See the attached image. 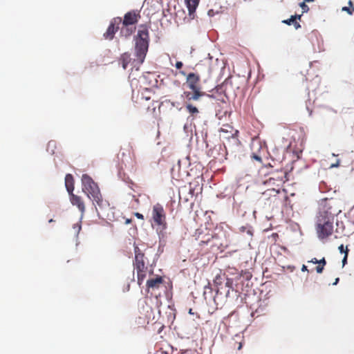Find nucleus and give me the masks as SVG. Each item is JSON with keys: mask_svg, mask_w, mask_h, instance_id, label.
Segmentation results:
<instances>
[{"mask_svg": "<svg viewBox=\"0 0 354 354\" xmlns=\"http://www.w3.org/2000/svg\"><path fill=\"white\" fill-rule=\"evenodd\" d=\"M331 207L326 208V205L319 211L317 219V232L319 239H326L333 232L334 216L336 211H331Z\"/></svg>", "mask_w": 354, "mask_h": 354, "instance_id": "f257e3e1", "label": "nucleus"}, {"mask_svg": "<svg viewBox=\"0 0 354 354\" xmlns=\"http://www.w3.org/2000/svg\"><path fill=\"white\" fill-rule=\"evenodd\" d=\"M82 183L83 192L89 198L92 199L95 205H97L101 210L109 206V202L103 199L98 185L90 176L86 174H83L82 176Z\"/></svg>", "mask_w": 354, "mask_h": 354, "instance_id": "f03ea898", "label": "nucleus"}, {"mask_svg": "<svg viewBox=\"0 0 354 354\" xmlns=\"http://www.w3.org/2000/svg\"><path fill=\"white\" fill-rule=\"evenodd\" d=\"M201 77L197 73H190L186 77V85L191 91L183 92V97L187 101H197L201 97L206 95L205 92L201 90L200 86Z\"/></svg>", "mask_w": 354, "mask_h": 354, "instance_id": "7ed1b4c3", "label": "nucleus"}, {"mask_svg": "<svg viewBox=\"0 0 354 354\" xmlns=\"http://www.w3.org/2000/svg\"><path fill=\"white\" fill-rule=\"evenodd\" d=\"M149 30L146 26L141 25L136 38L135 55L139 64H142L149 48Z\"/></svg>", "mask_w": 354, "mask_h": 354, "instance_id": "20e7f679", "label": "nucleus"}, {"mask_svg": "<svg viewBox=\"0 0 354 354\" xmlns=\"http://www.w3.org/2000/svg\"><path fill=\"white\" fill-rule=\"evenodd\" d=\"M150 222L152 226H156L161 230L167 227V215L163 206L160 203L153 205Z\"/></svg>", "mask_w": 354, "mask_h": 354, "instance_id": "39448f33", "label": "nucleus"}, {"mask_svg": "<svg viewBox=\"0 0 354 354\" xmlns=\"http://www.w3.org/2000/svg\"><path fill=\"white\" fill-rule=\"evenodd\" d=\"M135 260L134 268L137 272L138 283L141 285L147 276V267L146 266L145 254L138 246L134 247Z\"/></svg>", "mask_w": 354, "mask_h": 354, "instance_id": "423d86ee", "label": "nucleus"}, {"mask_svg": "<svg viewBox=\"0 0 354 354\" xmlns=\"http://www.w3.org/2000/svg\"><path fill=\"white\" fill-rule=\"evenodd\" d=\"M121 159L123 163L136 162V156L135 153L134 146L132 143L129 142L124 145L122 149Z\"/></svg>", "mask_w": 354, "mask_h": 354, "instance_id": "0eeeda50", "label": "nucleus"}, {"mask_svg": "<svg viewBox=\"0 0 354 354\" xmlns=\"http://www.w3.org/2000/svg\"><path fill=\"white\" fill-rule=\"evenodd\" d=\"M237 79L232 77L227 78L220 86V89L225 96L231 93H234L236 89L239 88V85L236 84Z\"/></svg>", "mask_w": 354, "mask_h": 354, "instance_id": "6e6552de", "label": "nucleus"}, {"mask_svg": "<svg viewBox=\"0 0 354 354\" xmlns=\"http://www.w3.org/2000/svg\"><path fill=\"white\" fill-rule=\"evenodd\" d=\"M121 23V17L113 18L111 21L106 31L103 35L104 38L105 39L112 40L114 37L115 32L119 30Z\"/></svg>", "mask_w": 354, "mask_h": 354, "instance_id": "1a4fd4ad", "label": "nucleus"}, {"mask_svg": "<svg viewBox=\"0 0 354 354\" xmlns=\"http://www.w3.org/2000/svg\"><path fill=\"white\" fill-rule=\"evenodd\" d=\"M140 19V11L137 10H133L127 12L124 16L123 20H122V24L124 26H129L135 25L138 20Z\"/></svg>", "mask_w": 354, "mask_h": 354, "instance_id": "9d476101", "label": "nucleus"}, {"mask_svg": "<svg viewBox=\"0 0 354 354\" xmlns=\"http://www.w3.org/2000/svg\"><path fill=\"white\" fill-rule=\"evenodd\" d=\"M281 191L279 189L272 188L268 189L262 194V196L264 200L269 201L270 203H276L279 200V194H280Z\"/></svg>", "mask_w": 354, "mask_h": 354, "instance_id": "9b49d317", "label": "nucleus"}, {"mask_svg": "<svg viewBox=\"0 0 354 354\" xmlns=\"http://www.w3.org/2000/svg\"><path fill=\"white\" fill-rule=\"evenodd\" d=\"M186 6L189 12V18L190 19H194L196 17V10L198 6L200 0H185Z\"/></svg>", "mask_w": 354, "mask_h": 354, "instance_id": "f8f14e48", "label": "nucleus"}, {"mask_svg": "<svg viewBox=\"0 0 354 354\" xmlns=\"http://www.w3.org/2000/svg\"><path fill=\"white\" fill-rule=\"evenodd\" d=\"M69 194L71 203L77 206L78 209L83 214L85 212V205L82 198L73 193Z\"/></svg>", "mask_w": 354, "mask_h": 354, "instance_id": "ddd939ff", "label": "nucleus"}, {"mask_svg": "<svg viewBox=\"0 0 354 354\" xmlns=\"http://www.w3.org/2000/svg\"><path fill=\"white\" fill-rule=\"evenodd\" d=\"M220 132L223 133H227L229 135L223 136V137L225 139H229L230 138H235L237 136L238 131L234 129V128L229 124H224L223 127L221 128Z\"/></svg>", "mask_w": 354, "mask_h": 354, "instance_id": "4468645a", "label": "nucleus"}, {"mask_svg": "<svg viewBox=\"0 0 354 354\" xmlns=\"http://www.w3.org/2000/svg\"><path fill=\"white\" fill-rule=\"evenodd\" d=\"M281 176H277V177H270L265 183L268 185H275L276 182L277 186H279L281 183H284L286 180V173L285 171H281Z\"/></svg>", "mask_w": 354, "mask_h": 354, "instance_id": "2eb2a0df", "label": "nucleus"}, {"mask_svg": "<svg viewBox=\"0 0 354 354\" xmlns=\"http://www.w3.org/2000/svg\"><path fill=\"white\" fill-rule=\"evenodd\" d=\"M162 283V278L161 277H157L154 279L147 280V286L148 288L157 289Z\"/></svg>", "mask_w": 354, "mask_h": 354, "instance_id": "dca6fc26", "label": "nucleus"}, {"mask_svg": "<svg viewBox=\"0 0 354 354\" xmlns=\"http://www.w3.org/2000/svg\"><path fill=\"white\" fill-rule=\"evenodd\" d=\"M191 101H187L185 100V109L186 111L190 114V116L192 117V118H195L197 117V115L199 114V110L198 109L194 106L191 102Z\"/></svg>", "mask_w": 354, "mask_h": 354, "instance_id": "f3484780", "label": "nucleus"}, {"mask_svg": "<svg viewBox=\"0 0 354 354\" xmlns=\"http://www.w3.org/2000/svg\"><path fill=\"white\" fill-rule=\"evenodd\" d=\"M65 186L68 194L73 193L74 190V179L73 176L68 174L65 176Z\"/></svg>", "mask_w": 354, "mask_h": 354, "instance_id": "a211bd4d", "label": "nucleus"}, {"mask_svg": "<svg viewBox=\"0 0 354 354\" xmlns=\"http://www.w3.org/2000/svg\"><path fill=\"white\" fill-rule=\"evenodd\" d=\"M135 27H130V26H124L122 25L120 30V35L122 37H128L133 34V32L135 31Z\"/></svg>", "mask_w": 354, "mask_h": 354, "instance_id": "6ab92c4d", "label": "nucleus"}, {"mask_svg": "<svg viewBox=\"0 0 354 354\" xmlns=\"http://www.w3.org/2000/svg\"><path fill=\"white\" fill-rule=\"evenodd\" d=\"M131 55L129 53H124L121 55L120 61L124 69L127 68V66L131 62Z\"/></svg>", "mask_w": 354, "mask_h": 354, "instance_id": "aec40b11", "label": "nucleus"}, {"mask_svg": "<svg viewBox=\"0 0 354 354\" xmlns=\"http://www.w3.org/2000/svg\"><path fill=\"white\" fill-rule=\"evenodd\" d=\"M282 22L289 26L292 24L297 30L301 28L299 23L295 21V17L291 16L290 19L283 20Z\"/></svg>", "mask_w": 354, "mask_h": 354, "instance_id": "412c9836", "label": "nucleus"}, {"mask_svg": "<svg viewBox=\"0 0 354 354\" xmlns=\"http://www.w3.org/2000/svg\"><path fill=\"white\" fill-rule=\"evenodd\" d=\"M243 343L244 342L243 339L240 341L234 340L232 346L234 348H236L238 351H240L243 347Z\"/></svg>", "mask_w": 354, "mask_h": 354, "instance_id": "4be33fe9", "label": "nucleus"}, {"mask_svg": "<svg viewBox=\"0 0 354 354\" xmlns=\"http://www.w3.org/2000/svg\"><path fill=\"white\" fill-rule=\"evenodd\" d=\"M299 6L302 9V13L307 12L309 10L308 6L306 4L305 1L299 2Z\"/></svg>", "mask_w": 354, "mask_h": 354, "instance_id": "5701e85b", "label": "nucleus"}, {"mask_svg": "<svg viewBox=\"0 0 354 354\" xmlns=\"http://www.w3.org/2000/svg\"><path fill=\"white\" fill-rule=\"evenodd\" d=\"M251 158L252 160H257L259 163H262V158H261V156L256 154V153H252V155L251 156Z\"/></svg>", "mask_w": 354, "mask_h": 354, "instance_id": "b1692460", "label": "nucleus"}, {"mask_svg": "<svg viewBox=\"0 0 354 354\" xmlns=\"http://www.w3.org/2000/svg\"><path fill=\"white\" fill-rule=\"evenodd\" d=\"M348 247L346 246V251H345V254H344V257L342 259V265L343 266H345V264L347 263V258H348Z\"/></svg>", "mask_w": 354, "mask_h": 354, "instance_id": "393cba45", "label": "nucleus"}, {"mask_svg": "<svg viewBox=\"0 0 354 354\" xmlns=\"http://www.w3.org/2000/svg\"><path fill=\"white\" fill-rule=\"evenodd\" d=\"M324 269V267L318 264V266L316 267V271L317 273H322Z\"/></svg>", "mask_w": 354, "mask_h": 354, "instance_id": "a878e982", "label": "nucleus"}, {"mask_svg": "<svg viewBox=\"0 0 354 354\" xmlns=\"http://www.w3.org/2000/svg\"><path fill=\"white\" fill-rule=\"evenodd\" d=\"M318 264L324 267L326 264V261L325 258L323 257L322 259L319 260Z\"/></svg>", "mask_w": 354, "mask_h": 354, "instance_id": "bb28decb", "label": "nucleus"}, {"mask_svg": "<svg viewBox=\"0 0 354 354\" xmlns=\"http://www.w3.org/2000/svg\"><path fill=\"white\" fill-rule=\"evenodd\" d=\"M134 216L138 219L144 220V216L139 212H135Z\"/></svg>", "mask_w": 354, "mask_h": 354, "instance_id": "cd10ccee", "label": "nucleus"}, {"mask_svg": "<svg viewBox=\"0 0 354 354\" xmlns=\"http://www.w3.org/2000/svg\"><path fill=\"white\" fill-rule=\"evenodd\" d=\"M183 66V64L182 62H176L175 66L178 69H180Z\"/></svg>", "mask_w": 354, "mask_h": 354, "instance_id": "c85d7f7f", "label": "nucleus"}, {"mask_svg": "<svg viewBox=\"0 0 354 354\" xmlns=\"http://www.w3.org/2000/svg\"><path fill=\"white\" fill-rule=\"evenodd\" d=\"M339 252L341 253H344L345 254V251H346V248H344V246L343 244L340 245L338 248Z\"/></svg>", "mask_w": 354, "mask_h": 354, "instance_id": "c756f323", "label": "nucleus"}, {"mask_svg": "<svg viewBox=\"0 0 354 354\" xmlns=\"http://www.w3.org/2000/svg\"><path fill=\"white\" fill-rule=\"evenodd\" d=\"M330 201H328V203L326 201V204H325V205L323 207V208L326 205V208H328V207H331V209H331V211H333V210L332 209V206L330 205ZM335 211L337 212V213L338 212H340V210H335Z\"/></svg>", "mask_w": 354, "mask_h": 354, "instance_id": "7c9ffc66", "label": "nucleus"}, {"mask_svg": "<svg viewBox=\"0 0 354 354\" xmlns=\"http://www.w3.org/2000/svg\"><path fill=\"white\" fill-rule=\"evenodd\" d=\"M342 10H344V11H346L348 14L351 15L352 14V11L351 10V9L348 7H344L342 8Z\"/></svg>", "mask_w": 354, "mask_h": 354, "instance_id": "2f4dec72", "label": "nucleus"}, {"mask_svg": "<svg viewBox=\"0 0 354 354\" xmlns=\"http://www.w3.org/2000/svg\"><path fill=\"white\" fill-rule=\"evenodd\" d=\"M309 262L313 263L314 264H318L319 260L316 258L312 259Z\"/></svg>", "mask_w": 354, "mask_h": 354, "instance_id": "473e14b6", "label": "nucleus"}, {"mask_svg": "<svg viewBox=\"0 0 354 354\" xmlns=\"http://www.w3.org/2000/svg\"><path fill=\"white\" fill-rule=\"evenodd\" d=\"M142 99H145L146 101H148V100H151V96L150 95H142Z\"/></svg>", "mask_w": 354, "mask_h": 354, "instance_id": "72a5a7b5", "label": "nucleus"}, {"mask_svg": "<svg viewBox=\"0 0 354 354\" xmlns=\"http://www.w3.org/2000/svg\"><path fill=\"white\" fill-rule=\"evenodd\" d=\"M292 17H295V21H296L297 19L300 20V19H301V15H292Z\"/></svg>", "mask_w": 354, "mask_h": 354, "instance_id": "f704fd0d", "label": "nucleus"}, {"mask_svg": "<svg viewBox=\"0 0 354 354\" xmlns=\"http://www.w3.org/2000/svg\"><path fill=\"white\" fill-rule=\"evenodd\" d=\"M209 241V239H208L207 241H201L200 243H199V245H203V244H206Z\"/></svg>", "mask_w": 354, "mask_h": 354, "instance_id": "c9c22d12", "label": "nucleus"}, {"mask_svg": "<svg viewBox=\"0 0 354 354\" xmlns=\"http://www.w3.org/2000/svg\"><path fill=\"white\" fill-rule=\"evenodd\" d=\"M301 270L303 272L304 271H308V268H307V266H306L305 265H303L302 268H301Z\"/></svg>", "mask_w": 354, "mask_h": 354, "instance_id": "e433bc0d", "label": "nucleus"}, {"mask_svg": "<svg viewBox=\"0 0 354 354\" xmlns=\"http://www.w3.org/2000/svg\"><path fill=\"white\" fill-rule=\"evenodd\" d=\"M339 165V160H337V162L335 164H333L331 165L332 167H338Z\"/></svg>", "mask_w": 354, "mask_h": 354, "instance_id": "4c0bfd02", "label": "nucleus"}, {"mask_svg": "<svg viewBox=\"0 0 354 354\" xmlns=\"http://www.w3.org/2000/svg\"><path fill=\"white\" fill-rule=\"evenodd\" d=\"M339 278H337V279H335V282L333 283V285H337V283L339 282Z\"/></svg>", "mask_w": 354, "mask_h": 354, "instance_id": "58836bf2", "label": "nucleus"}, {"mask_svg": "<svg viewBox=\"0 0 354 354\" xmlns=\"http://www.w3.org/2000/svg\"><path fill=\"white\" fill-rule=\"evenodd\" d=\"M188 351L187 350H185V351H180V354H185V353H187Z\"/></svg>", "mask_w": 354, "mask_h": 354, "instance_id": "ea45409f", "label": "nucleus"}, {"mask_svg": "<svg viewBox=\"0 0 354 354\" xmlns=\"http://www.w3.org/2000/svg\"><path fill=\"white\" fill-rule=\"evenodd\" d=\"M348 5H349L350 6H353L352 1H351V0H350V1H348Z\"/></svg>", "mask_w": 354, "mask_h": 354, "instance_id": "a19ab883", "label": "nucleus"}, {"mask_svg": "<svg viewBox=\"0 0 354 354\" xmlns=\"http://www.w3.org/2000/svg\"><path fill=\"white\" fill-rule=\"evenodd\" d=\"M189 314H192V315H193V314H194V313L192 312V308H190V309H189Z\"/></svg>", "mask_w": 354, "mask_h": 354, "instance_id": "79ce46f5", "label": "nucleus"}, {"mask_svg": "<svg viewBox=\"0 0 354 354\" xmlns=\"http://www.w3.org/2000/svg\"><path fill=\"white\" fill-rule=\"evenodd\" d=\"M180 74H181V75H186V74H185V73L184 71H180Z\"/></svg>", "mask_w": 354, "mask_h": 354, "instance_id": "37998d69", "label": "nucleus"}, {"mask_svg": "<svg viewBox=\"0 0 354 354\" xmlns=\"http://www.w3.org/2000/svg\"><path fill=\"white\" fill-rule=\"evenodd\" d=\"M130 222H131V220H129V219H127V220L126 221V223H129Z\"/></svg>", "mask_w": 354, "mask_h": 354, "instance_id": "c03bdc74", "label": "nucleus"}, {"mask_svg": "<svg viewBox=\"0 0 354 354\" xmlns=\"http://www.w3.org/2000/svg\"><path fill=\"white\" fill-rule=\"evenodd\" d=\"M53 221H53V219H52V218H51V219H50V220H49V221H48V222H49V223H52V222H53Z\"/></svg>", "mask_w": 354, "mask_h": 354, "instance_id": "a18cd8bd", "label": "nucleus"}, {"mask_svg": "<svg viewBox=\"0 0 354 354\" xmlns=\"http://www.w3.org/2000/svg\"><path fill=\"white\" fill-rule=\"evenodd\" d=\"M201 65V64H198L196 66V67H198V66H200Z\"/></svg>", "mask_w": 354, "mask_h": 354, "instance_id": "49530a36", "label": "nucleus"}]
</instances>
